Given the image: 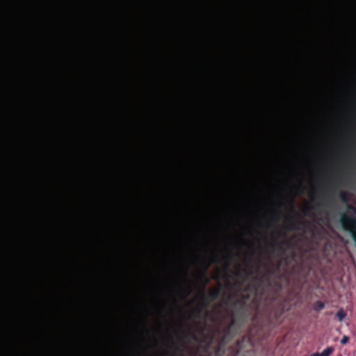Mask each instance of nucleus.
<instances>
[{
    "instance_id": "nucleus-1",
    "label": "nucleus",
    "mask_w": 356,
    "mask_h": 356,
    "mask_svg": "<svg viewBox=\"0 0 356 356\" xmlns=\"http://www.w3.org/2000/svg\"><path fill=\"white\" fill-rule=\"evenodd\" d=\"M209 263H206L204 264V268L201 273L200 278L204 280L202 289L207 284L209 280L207 277V269L209 266ZM220 289L219 288L213 289L211 290L207 294L204 293V291H202V294L200 297V300L202 302L203 307H208L210 302L216 300L220 296Z\"/></svg>"
},
{
    "instance_id": "nucleus-2",
    "label": "nucleus",
    "mask_w": 356,
    "mask_h": 356,
    "mask_svg": "<svg viewBox=\"0 0 356 356\" xmlns=\"http://www.w3.org/2000/svg\"><path fill=\"white\" fill-rule=\"evenodd\" d=\"M348 209L352 211L353 216L346 213L341 214L340 217V222L342 228L350 233L351 237L355 241L356 246V208L352 205H349Z\"/></svg>"
},
{
    "instance_id": "nucleus-3",
    "label": "nucleus",
    "mask_w": 356,
    "mask_h": 356,
    "mask_svg": "<svg viewBox=\"0 0 356 356\" xmlns=\"http://www.w3.org/2000/svg\"><path fill=\"white\" fill-rule=\"evenodd\" d=\"M236 320L233 318L230 323L223 329V336L221 340L222 343H226L234 337L236 333Z\"/></svg>"
},
{
    "instance_id": "nucleus-4",
    "label": "nucleus",
    "mask_w": 356,
    "mask_h": 356,
    "mask_svg": "<svg viewBox=\"0 0 356 356\" xmlns=\"http://www.w3.org/2000/svg\"><path fill=\"white\" fill-rule=\"evenodd\" d=\"M250 298L248 294L242 295L241 298L234 301L232 304L233 308L236 312L244 314L246 309V303Z\"/></svg>"
},
{
    "instance_id": "nucleus-5",
    "label": "nucleus",
    "mask_w": 356,
    "mask_h": 356,
    "mask_svg": "<svg viewBox=\"0 0 356 356\" xmlns=\"http://www.w3.org/2000/svg\"><path fill=\"white\" fill-rule=\"evenodd\" d=\"M207 307H203L202 302L200 301V304L199 306L196 307L193 311L191 312L189 314V317L191 318H200L202 309H206Z\"/></svg>"
},
{
    "instance_id": "nucleus-6",
    "label": "nucleus",
    "mask_w": 356,
    "mask_h": 356,
    "mask_svg": "<svg viewBox=\"0 0 356 356\" xmlns=\"http://www.w3.org/2000/svg\"><path fill=\"white\" fill-rule=\"evenodd\" d=\"M305 224H306L305 222L298 220H293L291 221L290 227H289V229L298 230L300 229V227L301 225H305Z\"/></svg>"
},
{
    "instance_id": "nucleus-7",
    "label": "nucleus",
    "mask_w": 356,
    "mask_h": 356,
    "mask_svg": "<svg viewBox=\"0 0 356 356\" xmlns=\"http://www.w3.org/2000/svg\"><path fill=\"white\" fill-rule=\"evenodd\" d=\"M334 351V348L332 346L327 347L321 353L313 354L312 356H330Z\"/></svg>"
},
{
    "instance_id": "nucleus-8",
    "label": "nucleus",
    "mask_w": 356,
    "mask_h": 356,
    "mask_svg": "<svg viewBox=\"0 0 356 356\" xmlns=\"http://www.w3.org/2000/svg\"><path fill=\"white\" fill-rule=\"evenodd\" d=\"M325 307L324 303L321 300H317L314 304L313 305V309L316 311L319 312L322 310Z\"/></svg>"
},
{
    "instance_id": "nucleus-9",
    "label": "nucleus",
    "mask_w": 356,
    "mask_h": 356,
    "mask_svg": "<svg viewBox=\"0 0 356 356\" xmlns=\"http://www.w3.org/2000/svg\"><path fill=\"white\" fill-rule=\"evenodd\" d=\"M275 273V270L273 268H268L266 273L262 277V280H268Z\"/></svg>"
},
{
    "instance_id": "nucleus-10",
    "label": "nucleus",
    "mask_w": 356,
    "mask_h": 356,
    "mask_svg": "<svg viewBox=\"0 0 356 356\" xmlns=\"http://www.w3.org/2000/svg\"><path fill=\"white\" fill-rule=\"evenodd\" d=\"M336 316L337 318V319L339 321H342L346 316V312L341 308L340 309L337 314H336Z\"/></svg>"
},
{
    "instance_id": "nucleus-11",
    "label": "nucleus",
    "mask_w": 356,
    "mask_h": 356,
    "mask_svg": "<svg viewBox=\"0 0 356 356\" xmlns=\"http://www.w3.org/2000/svg\"><path fill=\"white\" fill-rule=\"evenodd\" d=\"M340 197L341 200L344 202H347L348 201V197L346 193L341 192L340 194Z\"/></svg>"
},
{
    "instance_id": "nucleus-12",
    "label": "nucleus",
    "mask_w": 356,
    "mask_h": 356,
    "mask_svg": "<svg viewBox=\"0 0 356 356\" xmlns=\"http://www.w3.org/2000/svg\"><path fill=\"white\" fill-rule=\"evenodd\" d=\"M350 341L349 337L344 335L342 339H341V345H346Z\"/></svg>"
},
{
    "instance_id": "nucleus-13",
    "label": "nucleus",
    "mask_w": 356,
    "mask_h": 356,
    "mask_svg": "<svg viewBox=\"0 0 356 356\" xmlns=\"http://www.w3.org/2000/svg\"><path fill=\"white\" fill-rule=\"evenodd\" d=\"M313 208L311 207H306L303 211H302V213L305 216H307L308 215V213L312 211Z\"/></svg>"
},
{
    "instance_id": "nucleus-14",
    "label": "nucleus",
    "mask_w": 356,
    "mask_h": 356,
    "mask_svg": "<svg viewBox=\"0 0 356 356\" xmlns=\"http://www.w3.org/2000/svg\"><path fill=\"white\" fill-rule=\"evenodd\" d=\"M282 261H280L275 266V267H273V268L275 270V272H277L279 271L280 268V266L282 265Z\"/></svg>"
},
{
    "instance_id": "nucleus-15",
    "label": "nucleus",
    "mask_w": 356,
    "mask_h": 356,
    "mask_svg": "<svg viewBox=\"0 0 356 356\" xmlns=\"http://www.w3.org/2000/svg\"><path fill=\"white\" fill-rule=\"evenodd\" d=\"M284 245H286V246L289 247V242H287V241H284V242H282L280 245H277V247L279 248V249H282V247H283Z\"/></svg>"
},
{
    "instance_id": "nucleus-16",
    "label": "nucleus",
    "mask_w": 356,
    "mask_h": 356,
    "mask_svg": "<svg viewBox=\"0 0 356 356\" xmlns=\"http://www.w3.org/2000/svg\"><path fill=\"white\" fill-rule=\"evenodd\" d=\"M304 188H304V186H303L302 184H300V185H299V186H298L297 190H298V191L299 193H302V192H303Z\"/></svg>"
},
{
    "instance_id": "nucleus-17",
    "label": "nucleus",
    "mask_w": 356,
    "mask_h": 356,
    "mask_svg": "<svg viewBox=\"0 0 356 356\" xmlns=\"http://www.w3.org/2000/svg\"><path fill=\"white\" fill-rule=\"evenodd\" d=\"M251 288H252V286L251 285H248V286L245 287V291H251Z\"/></svg>"
},
{
    "instance_id": "nucleus-18",
    "label": "nucleus",
    "mask_w": 356,
    "mask_h": 356,
    "mask_svg": "<svg viewBox=\"0 0 356 356\" xmlns=\"http://www.w3.org/2000/svg\"><path fill=\"white\" fill-rule=\"evenodd\" d=\"M216 261H217V257H216V255H215L214 257H213L211 261L216 262Z\"/></svg>"
},
{
    "instance_id": "nucleus-19",
    "label": "nucleus",
    "mask_w": 356,
    "mask_h": 356,
    "mask_svg": "<svg viewBox=\"0 0 356 356\" xmlns=\"http://www.w3.org/2000/svg\"><path fill=\"white\" fill-rule=\"evenodd\" d=\"M220 350V346H219V347H218V350H217V352H216V356H219Z\"/></svg>"
},
{
    "instance_id": "nucleus-20",
    "label": "nucleus",
    "mask_w": 356,
    "mask_h": 356,
    "mask_svg": "<svg viewBox=\"0 0 356 356\" xmlns=\"http://www.w3.org/2000/svg\"><path fill=\"white\" fill-rule=\"evenodd\" d=\"M283 260L287 264L288 263V257H284Z\"/></svg>"
},
{
    "instance_id": "nucleus-21",
    "label": "nucleus",
    "mask_w": 356,
    "mask_h": 356,
    "mask_svg": "<svg viewBox=\"0 0 356 356\" xmlns=\"http://www.w3.org/2000/svg\"><path fill=\"white\" fill-rule=\"evenodd\" d=\"M189 295V291H186L185 293V297L188 296Z\"/></svg>"
},
{
    "instance_id": "nucleus-22",
    "label": "nucleus",
    "mask_w": 356,
    "mask_h": 356,
    "mask_svg": "<svg viewBox=\"0 0 356 356\" xmlns=\"http://www.w3.org/2000/svg\"><path fill=\"white\" fill-rule=\"evenodd\" d=\"M293 202L292 201V202H291V209H292V211H294V209H293V205H292Z\"/></svg>"
},
{
    "instance_id": "nucleus-23",
    "label": "nucleus",
    "mask_w": 356,
    "mask_h": 356,
    "mask_svg": "<svg viewBox=\"0 0 356 356\" xmlns=\"http://www.w3.org/2000/svg\"><path fill=\"white\" fill-rule=\"evenodd\" d=\"M271 246L275 248L276 247V245L275 244H271Z\"/></svg>"
},
{
    "instance_id": "nucleus-24",
    "label": "nucleus",
    "mask_w": 356,
    "mask_h": 356,
    "mask_svg": "<svg viewBox=\"0 0 356 356\" xmlns=\"http://www.w3.org/2000/svg\"><path fill=\"white\" fill-rule=\"evenodd\" d=\"M227 260H228V262L227 264V267L229 266V258H227Z\"/></svg>"
}]
</instances>
